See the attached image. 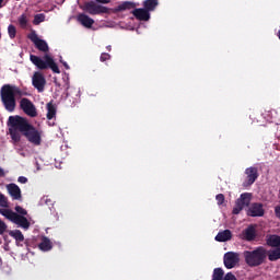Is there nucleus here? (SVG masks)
Returning a JSON list of instances; mask_svg holds the SVG:
<instances>
[{
  "instance_id": "a878e982",
  "label": "nucleus",
  "mask_w": 280,
  "mask_h": 280,
  "mask_svg": "<svg viewBox=\"0 0 280 280\" xmlns=\"http://www.w3.org/2000/svg\"><path fill=\"white\" fill-rule=\"evenodd\" d=\"M10 237L15 238V242H24L25 236L23 235V232L21 230H11L9 231Z\"/></svg>"
},
{
  "instance_id": "58836bf2",
  "label": "nucleus",
  "mask_w": 280,
  "mask_h": 280,
  "mask_svg": "<svg viewBox=\"0 0 280 280\" xmlns=\"http://www.w3.org/2000/svg\"><path fill=\"white\" fill-rule=\"evenodd\" d=\"M61 65H63L65 69L69 70V63H67V61H63L62 59H60Z\"/></svg>"
},
{
  "instance_id": "6e6552de",
  "label": "nucleus",
  "mask_w": 280,
  "mask_h": 280,
  "mask_svg": "<svg viewBox=\"0 0 280 280\" xmlns=\"http://www.w3.org/2000/svg\"><path fill=\"white\" fill-rule=\"evenodd\" d=\"M27 38L35 45L38 51H42L43 54H47L49 51V45L45 42V39H40L38 37V34H36V31H32L28 34Z\"/></svg>"
},
{
  "instance_id": "f03ea898",
  "label": "nucleus",
  "mask_w": 280,
  "mask_h": 280,
  "mask_svg": "<svg viewBox=\"0 0 280 280\" xmlns=\"http://www.w3.org/2000/svg\"><path fill=\"white\" fill-rule=\"evenodd\" d=\"M16 95H23L19 86L4 84L0 89V100L8 113L16 110Z\"/></svg>"
},
{
  "instance_id": "5701e85b",
  "label": "nucleus",
  "mask_w": 280,
  "mask_h": 280,
  "mask_svg": "<svg viewBox=\"0 0 280 280\" xmlns=\"http://www.w3.org/2000/svg\"><path fill=\"white\" fill-rule=\"evenodd\" d=\"M267 246L271 248H280V236L277 234L269 235L267 238Z\"/></svg>"
},
{
  "instance_id": "c85d7f7f",
  "label": "nucleus",
  "mask_w": 280,
  "mask_h": 280,
  "mask_svg": "<svg viewBox=\"0 0 280 280\" xmlns=\"http://www.w3.org/2000/svg\"><path fill=\"white\" fill-rule=\"evenodd\" d=\"M40 23H45V13L34 15L33 25H40Z\"/></svg>"
},
{
  "instance_id": "0eeeda50",
  "label": "nucleus",
  "mask_w": 280,
  "mask_h": 280,
  "mask_svg": "<svg viewBox=\"0 0 280 280\" xmlns=\"http://www.w3.org/2000/svg\"><path fill=\"white\" fill-rule=\"evenodd\" d=\"M248 205H250V192H244L235 202L232 210L233 215H240V213L244 210V207H248Z\"/></svg>"
},
{
  "instance_id": "a211bd4d",
  "label": "nucleus",
  "mask_w": 280,
  "mask_h": 280,
  "mask_svg": "<svg viewBox=\"0 0 280 280\" xmlns=\"http://www.w3.org/2000/svg\"><path fill=\"white\" fill-rule=\"evenodd\" d=\"M243 235L246 242L255 241L257 237V230L255 229V225H248V228L244 230Z\"/></svg>"
},
{
  "instance_id": "72a5a7b5",
  "label": "nucleus",
  "mask_w": 280,
  "mask_h": 280,
  "mask_svg": "<svg viewBox=\"0 0 280 280\" xmlns=\"http://www.w3.org/2000/svg\"><path fill=\"white\" fill-rule=\"evenodd\" d=\"M101 62H106V60H110V54L103 52L100 57Z\"/></svg>"
},
{
  "instance_id": "aec40b11",
  "label": "nucleus",
  "mask_w": 280,
  "mask_h": 280,
  "mask_svg": "<svg viewBox=\"0 0 280 280\" xmlns=\"http://www.w3.org/2000/svg\"><path fill=\"white\" fill-rule=\"evenodd\" d=\"M233 238V233L231 230H223L219 232L215 236V242H230Z\"/></svg>"
},
{
  "instance_id": "c03bdc74",
  "label": "nucleus",
  "mask_w": 280,
  "mask_h": 280,
  "mask_svg": "<svg viewBox=\"0 0 280 280\" xmlns=\"http://www.w3.org/2000/svg\"><path fill=\"white\" fill-rule=\"evenodd\" d=\"M278 38H280V31L278 32Z\"/></svg>"
},
{
  "instance_id": "39448f33",
  "label": "nucleus",
  "mask_w": 280,
  "mask_h": 280,
  "mask_svg": "<svg viewBox=\"0 0 280 280\" xmlns=\"http://www.w3.org/2000/svg\"><path fill=\"white\" fill-rule=\"evenodd\" d=\"M0 215H3L4 218H7V220H10V222H13V224H16L18 226L24 229L25 231L30 229V221L27 220V218L10 209L0 208Z\"/></svg>"
},
{
  "instance_id": "6ab92c4d",
  "label": "nucleus",
  "mask_w": 280,
  "mask_h": 280,
  "mask_svg": "<svg viewBox=\"0 0 280 280\" xmlns=\"http://www.w3.org/2000/svg\"><path fill=\"white\" fill-rule=\"evenodd\" d=\"M30 10L26 9L25 12L18 18V23L22 30L27 28V24L30 23Z\"/></svg>"
},
{
  "instance_id": "423d86ee",
  "label": "nucleus",
  "mask_w": 280,
  "mask_h": 280,
  "mask_svg": "<svg viewBox=\"0 0 280 280\" xmlns=\"http://www.w3.org/2000/svg\"><path fill=\"white\" fill-rule=\"evenodd\" d=\"M84 10L85 12H88V14H91L92 16H95L97 14H108L110 12L108 7L97 4L93 0L84 3Z\"/></svg>"
},
{
  "instance_id": "2eb2a0df",
  "label": "nucleus",
  "mask_w": 280,
  "mask_h": 280,
  "mask_svg": "<svg viewBox=\"0 0 280 280\" xmlns=\"http://www.w3.org/2000/svg\"><path fill=\"white\" fill-rule=\"evenodd\" d=\"M12 118H16V116L9 117V135L11 136L12 141L19 143L21 141V133H19V128L14 127V125L12 124Z\"/></svg>"
},
{
  "instance_id": "7ed1b4c3",
  "label": "nucleus",
  "mask_w": 280,
  "mask_h": 280,
  "mask_svg": "<svg viewBox=\"0 0 280 280\" xmlns=\"http://www.w3.org/2000/svg\"><path fill=\"white\" fill-rule=\"evenodd\" d=\"M245 264L249 268H257L266 264V258L268 257V250L264 246L256 247L253 250H245L243 253Z\"/></svg>"
},
{
  "instance_id": "79ce46f5",
  "label": "nucleus",
  "mask_w": 280,
  "mask_h": 280,
  "mask_svg": "<svg viewBox=\"0 0 280 280\" xmlns=\"http://www.w3.org/2000/svg\"><path fill=\"white\" fill-rule=\"evenodd\" d=\"M3 1H5V0H0V9L3 8V5H5V3Z\"/></svg>"
},
{
  "instance_id": "412c9836",
  "label": "nucleus",
  "mask_w": 280,
  "mask_h": 280,
  "mask_svg": "<svg viewBox=\"0 0 280 280\" xmlns=\"http://www.w3.org/2000/svg\"><path fill=\"white\" fill-rule=\"evenodd\" d=\"M38 248L44 253H48V250H51V248H54V244L51 243V240H49L47 236H44L38 245Z\"/></svg>"
},
{
  "instance_id": "f3484780",
  "label": "nucleus",
  "mask_w": 280,
  "mask_h": 280,
  "mask_svg": "<svg viewBox=\"0 0 280 280\" xmlns=\"http://www.w3.org/2000/svg\"><path fill=\"white\" fill-rule=\"evenodd\" d=\"M78 21L83 25V27H86L88 30H91L95 23V20L84 13L78 15Z\"/></svg>"
},
{
  "instance_id": "c9c22d12",
  "label": "nucleus",
  "mask_w": 280,
  "mask_h": 280,
  "mask_svg": "<svg viewBox=\"0 0 280 280\" xmlns=\"http://www.w3.org/2000/svg\"><path fill=\"white\" fill-rule=\"evenodd\" d=\"M224 280H237V278L232 272H228L224 277Z\"/></svg>"
},
{
  "instance_id": "473e14b6",
  "label": "nucleus",
  "mask_w": 280,
  "mask_h": 280,
  "mask_svg": "<svg viewBox=\"0 0 280 280\" xmlns=\"http://www.w3.org/2000/svg\"><path fill=\"white\" fill-rule=\"evenodd\" d=\"M5 231H8V225L5 224V222L0 220V235H3V233H5Z\"/></svg>"
},
{
  "instance_id": "2f4dec72",
  "label": "nucleus",
  "mask_w": 280,
  "mask_h": 280,
  "mask_svg": "<svg viewBox=\"0 0 280 280\" xmlns=\"http://www.w3.org/2000/svg\"><path fill=\"white\" fill-rule=\"evenodd\" d=\"M15 211H16L15 213H18V215H23V217L27 215V210H25L21 206H16Z\"/></svg>"
},
{
  "instance_id": "b1692460",
  "label": "nucleus",
  "mask_w": 280,
  "mask_h": 280,
  "mask_svg": "<svg viewBox=\"0 0 280 280\" xmlns=\"http://www.w3.org/2000/svg\"><path fill=\"white\" fill-rule=\"evenodd\" d=\"M269 261H279L280 259V247L267 252Z\"/></svg>"
},
{
  "instance_id": "393cba45",
  "label": "nucleus",
  "mask_w": 280,
  "mask_h": 280,
  "mask_svg": "<svg viewBox=\"0 0 280 280\" xmlns=\"http://www.w3.org/2000/svg\"><path fill=\"white\" fill-rule=\"evenodd\" d=\"M156 5H159L158 0H144L143 8L147 9L149 12H154L156 10Z\"/></svg>"
},
{
  "instance_id": "ea45409f",
  "label": "nucleus",
  "mask_w": 280,
  "mask_h": 280,
  "mask_svg": "<svg viewBox=\"0 0 280 280\" xmlns=\"http://www.w3.org/2000/svg\"><path fill=\"white\" fill-rule=\"evenodd\" d=\"M96 3H103V4H106V3H110V0H95Z\"/></svg>"
},
{
  "instance_id": "dca6fc26",
  "label": "nucleus",
  "mask_w": 280,
  "mask_h": 280,
  "mask_svg": "<svg viewBox=\"0 0 280 280\" xmlns=\"http://www.w3.org/2000/svg\"><path fill=\"white\" fill-rule=\"evenodd\" d=\"M131 14L138 20V21H150V12L147 9H135Z\"/></svg>"
},
{
  "instance_id": "37998d69",
  "label": "nucleus",
  "mask_w": 280,
  "mask_h": 280,
  "mask_svg": "<svg viewBox=\"0 0 280 280\" xmlns=\"http://www.w3.org/2000/svg\"><path fill=\"white\" fill-rule=\"evenodd\" d=\"M106 49H107V51H112L113 47H112L110 45H108V46L106 47Z\"/></svg>"
},
{
  "instance_id": "e433bc0d",
  "label": "nucleus",
  "mask_w": 280,
  "mask_h": 280,
  "mask_svg": "<svg viewBox=\"0 0 280 280\" xmlns=\"http://www.w3.org/2000/svg\"><path fill=\"white\" fill-rule=\"evenodd\" d=\"M18 183H21L22 185H25V183H27V177H25V176H20V177L18 178Z\"/></svg>"
},
{
  "instance_id": "4c0bfd02",
  "label": "nucleus",
  "mask_w": 280,
  "mask_h": 280,
  "mask_svg": "<svg viewBox=\"0 0 280 280\" xmlns=\"http://www.w3.org/2000/svg\"><path fill=\"white\" fill-rule=\"evenodd\" d=\"M275 213H276V218H278L280 220V206H277L275 208Z\"/></svg>"
},
{
  "instance_id": "cd10ccee",
  "label": "nucleus",
  "mask_w": 280,
  "mask_h": 280,
  "mask_svg": "<svg viewBox=\"0 0 280 280\" xmlns=\"http://www.w3.org/2000/svg\"><path fill=\"white\" fill-rule=\"evenodd\" d=\"M212 280H224V270L222 268H215L213 270Z\"/></svg>"
},
{
  "instance_id": "f8f14e48",
  "label": "nucleus",
  "mask_w": 280,
  "mask_h": 280,
  "mask_svg": "<svg viewBox=\"0 0 280 280\" xmlns=\"http://www.w3.org/2000/svg\"><path fill=\"white\" fill-rule=\"evenodd\" d=\"M245 175L246 178L245 182L243 183V187H250V185H254L255 180L259 178V171L255 166L247 167L245 170Z\"/></svg>"
},
{
  "instance_id": "7c9ffc66",
  "label": "nucleus",
  "mask_w": 280,
  "mask_h": 280,
  "mask_svg": "<svg viewBox=\"0 0 280 280\" xmlns=\"http://www.w3.org/2000/svg\"><path fill=\"white\" fill-rule=\"evenodd\" d=\"M0 207H2L3 209H8V207H10V205L8 203V197H5V195L0 192Z\"/></svg>"
},
{
  "instance_id": "1a4fd4ad",
  "label": "nucleus",
  "mask_w": 280,
  "mask_h": 280,
  "mask_svg": "<svg viewBox=\"0 0 280 280\" xmlns=\"http://www.w3.org/2000/svg\"><path fill=\"white\" fill-rule=\"evenodd\" d=\"M32 85L38 93H43L45 91V86H47V79H45V74L40 71H35L32 77Z\"/></svg>"
},
{
  "instance_id": "20e7f679",
  "label": "nucleus",
  "mask_w": 280,
  "mask_h": 280,
  "mask_svg": "<svg viewBox=\"0 0 280 280\" xmlns=\"http://www.w3.org/2000/svg\"><path fill=\"white\" fill-rule=\"evenodd\" d=\"M30 60L39 69V71L51 69L52 73H60V68H58V63H56L52 56L46 54L40 58L36 55H30Z\"/></svg>"
},
{
  "instance_id": "bb28decb",
  "label": "nucleus",
  "mask_w": 280,
  "mask_h": 280,
  "mask_svg": "<svg viewBox=\"0 0 280 280\" xmlns=\"http://www.w3.org/2000/svg\"><path fill=\"white\" fill-rule=\"evenodd\" d=\"M47 108V119L51 120L54 119V117H56V105H54V103L49 102L46 105Z\"/></svg>"
},
{
  "instance_id": "f257e3e1",
  "label": "nucleus",
  "mask_w": 280,
  "mask_h": 280,
  "mask_svg": "<svg viewBox=\"0 0 280 280\" xmlns=\"http://www.w3.org/2000/svg\"><path fill=\"white\" fill-rule=\"evenodd\" d=\"M14 128H18L19 132L25 137L28 143L38 147L43 143V131L34 127L25 117L16 116L11 118Z\"/></svg>"
},
{
  "instance_id": "9b49d317",
  "label": "nucleus",
  "mask_w": 280,
  "mask_h": 280,
  "mask_svg": "<svg viewBox=\"0 0 280 280\" xmlns=\"http://www.w3.org/2000/svg\"><path fill=\"white\" fill-rule=\"evenodd\" d=\"M223 264L228 270L235 268L240 264V254L235 252H228L224 254Z\"/></svg>"
},
{
  "instance_id": "9d476101",
  "label": "nucleus",
  "mask_w": 280,
  "mask_h": 280,
  "mask_svg": "<svg viewBox=\"0 0 280 280\" xmlns=\"http://www.w3.org/2000/svg\"><path fill=\"white\" fill-rule=\"evenodd\" d=\"M20 108L27 115L28 117H36L38 115V112H36V106L30 98H22L20 101Z\"/></svg>"
},
{
  "instance_id": "4be33fe9",
  "label": "nucleus",
  "mask_w": 280,
  "mask_h": 280,
  "mask_svg": "<svg viewBox=\"0 0 280 280\" xmlns=\"http://www.w3.org/2000/svg\"><path fill=\"white\" fill-rule=\"evenodd\" d=\"M137 8V4L131 1H125L115 8L114 12H125V10H132Z\"/></svg>"
},
{
  "instance_id": "f704fd0d",
  "label": "nucleus",
  "mask_w": 280,
  "mask_h": 280,
  "mask_svg": "<svg viewBox=\"0 0 280 280\" xmlns=\"http://www.w3.org/2000/svg\"><path fill=\"white\" fill-rule=\"evenodd\" d=\"M215 200H217V202H218V205L220 206V205H224V195L223 194H219V195H217L215 196Z\"/></svg>"
},
{
  "instance_id": "a19ab883",
  "label": "nucleus",
  "mask_w": 280,
  "mask_h": 280,
  "mask_svg": "<svg viewBox=\"0 0 280 280\" xmlns=\"http://www.w3.org/2000/svg\"><path fill=\"white\" fill-rule=\"evenodd\" d=\"M5 176V172L3 171V168L0 167V177Z\"/></svg>"
},
{
  "instance_id": "4468645a",
  "label": "nucleus",
  "mask_w": 280,
  "mask_h": 280,
  "mask_svg": "<svg viewBox=\"0 0 280 280\" xmlns=\"http://www.w3.org/2000/svg\"><path fill=\"white\" fill-rule=\"evenodd\" d=\"M7 190L12 200H22L23 196L21 195V188L16 184H8Z\"/></svg>"
},
{
  "instance_id": "a18cd8bd",
  "label": "nucleus",
  "mask_w": 280,
  "mask_h": 280,
  "mask_svg": "<svg viewBox=\"0 0 280 280\" xmlns=\"http://www.w3.org/2000/svg\"><path fill=\"white\" fill-rule=\"evenodd\" d=\"M15 1H20V0H15Z\"/></svg>"
},
{
  "instance_id": "c756f323",
  "label": "nucleus",
  "mask_w": 280,
  "mask_h": 280,
  "mask_svg": "<svg viewBox=\"0 0 280 280\" xmlns=\"http://www.w3.org/2000/svg\"><path fill=\"white\" fill-rule=\"evenodd\" d=\"M8 34H9V37H10L11 39L16 38V26L10 24V25L8 26Z\"/></svg>"
},
{
  "instance_id": "ddd939ff",
  "label": "nucleus",
  "mask_w": 280,
  "mask_h": 280,
  "mask_svg": "<svg viewBox=\"0 0 280 280\" xmlns=\"http://www.w3.org/2000/svg\"><path fill=\"white\" fill-rule=\"evenodd\" d=\"M264 213H266V211L261 203H253L247 211L249 218H264Z\"/></svg>"
}]
</instances>
